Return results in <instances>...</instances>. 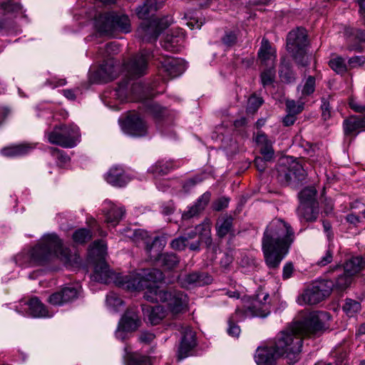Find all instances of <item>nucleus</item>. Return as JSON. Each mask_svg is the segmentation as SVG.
<instances>
[{
	"instance_id": "nucleus-45",
	"label": "nucleus",
	"mask_w": 365,
	"mask_h": 365,
	"mask_svg": "<svg viewBox=\"0 0 365 365\" xmlns=\"http://www.w3.org/2000/svg\"><path fill=\"white\" fill-rule=\"evenodd\" d=\"M304 109V103L299 101L296 103L294 100H287L286 101V111L294 115L301 113Z\"/></svg>"
},
{
	"instance_id": "nucleus-58",
	"label": "nucleus",
	"mask_w": 365,
	"mask_h": 365,
	"mask_svg": "<svg viewBox=\"0 0 365 365\" xmlns=\"http://www.w3.org/2000/svg\"><path fill=\"white\" fill-rule=\"evenodd\" d=\"M333 259V254L330 250H327L324 255L318 261L317 264L324 267L331 263Z\"/></svg>"
},
{
	"instance_id": "nucleus-39",
	"label": "nucleus",
	"mask_w": 365,
	"mask_h": 365,
	"mask_svg": "<svg viewBox=\"0 0 365 365\" xmlns=\"http://www.w3.org/2000/svg\"><path fill=\"white\" fill-rule=\"evenodd\" d=\"M317 191L314 187H308L304 188L299 193L300 204L314 205L315 203V196Z\"/></svg>"
},
{
	"instance_id": "nucleus-55",
	"label": "nucleus",
	"mask_w": 365,
	"mask_h": 365,
	"mask_svg": "<svg viewBox=\"0 0 365 365\" xmlns=\"http://www.w3.org/2000/svg\"><path fill=\"white\" fill-rule=\"evenodd\" d=\"M229 202V198L225 197H220L213 203V210L215 211H220L228 206Z\"/></svg>"
},
{
	"instance_id": "nucleus-36",
	"label": "nucleus",
	"mask_w": 365,
	"mask_h": 365,
	"mask_svg": "<svg viewBox=\"0 0 365 365\" xmlns=\"http://www.w3.org/2000/svg\"><path fill=\"white\" fill-rule=\"evenodd\" d=\"M155 24L150 22V24H142L138 29V34L141 36L143 41H155L158 37L160 31L154 29Z\"/></svg>"
},
{
	"instance_id": "nucleus-31",
	"label": "nucleus",
	"mask_w": 365,
	"mask_h": 365,
	"mask_svg": "<svg viewBox=\"0 0 365 365\" xmlns=\"http://www.w3.org/2000/svg\"><path fill=\"white\" fill-rule=\"evenodd\" d=\"M108 210L106 213V222L112 226H115L122 219L125 209L123 207H117L111 202H106Z\"/></svg>"
},
{
	"instance_id": "nucleus-21",
	"label": "nucleus",
	"mask_w": 365,
	"mask_h": 365,
	"mask_svg": "<svg viewBox=\"0 0 365 365\" xmlns=\"http://www.w3.org/2000/svg\"><path fill=\"white\" fill-rule=\"evenodd\" d=\"M343 128L345 135H357L365 128V115L363 116L351 115L345 119Z\"/></svg>"
},
{
	"instance_id": "nucleus-11",
	"label": "nucleus",
	"mask_w": 365,
	"mask_h": 365,
	"mask_svg": "<svg viewBox=\"0 0 365 365\" xmlns=\"http://www.w3.org/2000/svg\"><path fill=\"white\" fill-rule=\"evenodd\" d=\"M158 60L160 65L159 68L160 73L169 78L180 76L187 68L186 63L180 58L161 56Z\"/></svg>"
},
{
	"instance_id": "nucleus-62",
	"label": "nucleus",
	"mask_w": 365,
	"mask_h": 365,
	"mask_svg": "<svg viewBox=\"0 0 365 365\" xmlns=\"http://www.w3.org/2000/svg\"><path fill=\"white\" fill-rule=\"evenodd\" d=\"M128 237L136 241L138 240H145L147 237V232L143 230H137L133 231L132 235H128Z\"/></svg>"
},
{
	"instance_id": "nucleus-63",
	"label": "nucleus",
	"mask_w": 365,
	"mask_h": 365,
	"mask_svg": "<svg viewBox=\"0 0 365 365\" xmlns=\"http://www.w3.org/2000/svg\"><path fill=\"white\" fill-rule=\"evenodd\" d=\"M349 106L355 112L365 114V106L359 104L356 101L351 99L349 101Z\"/></svg>"
},
{
	"instance_id": "nucleus-35",
	"label": "nucleus",
	"mask_w": 365,
	"mask_h": 365,
	"mask_svg": "<svg viewBox=\"0 0 365 365\" xmlns=\"http://www.w3.org/2000/svg\"><path fill=\"white\" fill-rule=\"evenodd\" d=\"M125 365H151L149 357L133 353L128 346L125 347Z\"/></svg>"
},
{
	"instance_id": "nucleus-2",
	"label": "nucleus",
	"mask_w": 365,
	"mask_h": 365,
	"mask_svg": "<svg viewBox=\"0 0 365 365\" xmlns=\"http://www.w3.org/2000/svg\"><path fill=\"white\" fill-rule=\"evenodd\" d=\"M55 257L67 267H73L81 264L79 255L64 248L61 240L53 233L43 235L36 246L16 255L14 261L19 266L29 267L43 264Z\"/></svg>"
},
{
	"instance_id": "nucleus-53",
	"label": "nucleus",
	"mask_w": 365,
	"mask_h": 365,
	"mask_svg": "<svg viewBox=\"0 0 365 365\" xmlns=\"http://www.w3.org/2000/svg\"><path fill=\"white\" fill-rule=\"evenodd\" d=\"M149 110L153 117L157 119L163 118L166 113L165 108L155 103L151 104L149 107Z\"/></svg>"
},
{
	"instance_id": "nucleus-41",
	"label": "nucleus",
	"mask_w": 365,
	"mask_h": 365,
	"mask_svg": "<svg viewBox=\"0 0 365 365\" xmlns=\"http://www.w3.org/2000/svg\"><path fill=\"white\" fill-rule=\"evenodd\" d=\"M343 310L349 317H353L361 310V304L356 300L346 299L343 306Z\"/></svg>"
},
{
	"instance_id": "nucleus-44",
	"label": "nucleus",
	"mask_w": 365,
	"mask_h": 365,
	"mask_svg": "<svg viewBox=\"0 0 365 365\" xmlns=\"http://www.w3.org/2000/svg\"><path fill=\"white\" fill-rule=\"evenodd\" d=\"M353 276L349 273L345 272L339 275L336 279L335 285L341 289L347 288L352 282Z\"/></svg>"
},
{
	"instance_id": "nucleus-43",
	"label": "nucleus",
	"mask_w": 365,
	"mask_h": 365,
	"mask_svg": "<svg viewBox=\"0 0 365 365\" xmlns=\"http://www.w3.org/2000/svg\"><path fill=\"white\" fill-rule=\"evenodd\" d=\"M91 236V232L89 230L82 228L73 233V240L76 243L82 244L89 240Z\"/></svg>"
},
{
	"instance_id": "nucleus-10",
	"label": "nucleus",
	"mask_w": 365,
	"mask_h": 365,
	"mask_svg": "<svg viewBox=\"0 0 365 365\" xmlns=\"http://www.w3.org/2000/svg\"><path fill=\"white\" fill-rule=\"evenodd\" d=\"M306 172L302 165L293 161L289 165H280L278 168V180L283 185H297L303 180Z\"/></svg>"
},
{
	"instance_id": "nucleus-49",
	"label": "nucleus",
	"mask_w": 365,
	"mask_h": 365,
	"mask_svg": "<svg viewBox=\"0 0 365 365\" xmlns=\"http://www.w3.org/2000/svg\"><path fill=\"white\" fill-rule=\"evenodd\" d=\"M279 76L282 81L284 83H292L295 80V75L287 66H282L279 71Z\"/></svg>"
},
{
	"instance_id": "nucleus-48",
	"label": "nucleus",
	"mask_w": 365,
	"mask_h": 365,
	"mask_svg": "<svg viewBox=\"0 0 365 365\" xmlns=\"http://www.w3.org/2000/svg\"><path fill=\"white\" fill-rule=\"evenodd\" d=\"M263 103L262 98L256 95L251 96L247 102V110L249 113H255Z\"/></svg>"
},
{
	"instance_id": "nucleus-20",
	"label": "nucleus",
	"mask_w": 365,
	"mask_h": 365,
	"mask_svg": "<svg viewBox=\"0 0 365 365\" xmlns=\"http://www.w3.org/2000/svg\"><path fill=\"white\" fill-rule=\"evenodd\" d=\"M105 180L109 184L115 187L125 186L130 178L125 174L124 170L120 166H113L105 175Z\"/></svg>"
},
{
	"instance_id": "nucleus-8",
	"label": "nucleus",
	"mask_w": 365,
	"mask_h": 365,
	"mask_svg": "<svg viewBox=\"0 0 365 365\" xmlns=\"http://www.w3.org/2000/svg\"><path fill=\"white\" fill-rule=\"evenodd\" d=\"M96 26L98 31L104 34H111L115 31L123 33L130 31V22L128 16L115 12L101 15Z\"/></svg>"
},
{
	"instance_id": "nucleus-14",
	"label": "nucleus",
	"mask_w": 365,
	"mask_h": 365,
	"mask_svg": "<svg viewBox=\"0 0 365 365\" xmlns=\"http://www.w3.org/2000/svg\"><path fill=\"white\" fill-rule=\"evenodd\" d=\"M150 56L148 51L142 50L139 54L134 56L125 63V70L132 77H140L145 74Z\"/></svg>"
},
{
	"instance_id": "nucleus-6",
	"label": "nucleus",
	"mask_w": 365,
	"mask_h": 365,
	"mask_svg": "<svg viewBox=\"0 0 365 365\" xmlns=\"http://www.w3.org/2000/svg\"><path fill=\"white\" fill-rule=\"evenodd\" d=\"M308 45L307 31L303 28L291 31L287 38V49L297 64L305 66L308 64L309 57L306 48Z\"/></svg>"
},
{
	"instance_id": "nucleus-33",
	"label": "nucleus",
	"mask_w": 365,
	"mask_h": 365,
	"mask_svg": "<svg viewBox=\"0 0 365 365\" xmlns=\"http://www.w3.org/2000/svg\"><path fill=\"white\" fill-rule=\"evenodd\" d=\"M107 247L103 240L95 241L90 247L88 250L89 257L98 263L105 262Z\"/></svg>"
},
{
	"instance_id": "nucleus-51",
	"label": "nucleus",
	"mask_w": 365,
	"mask_h": 365,
	"mask_svg": "<svg viewBox=\"0 0 365 365\" xmlns=\"http://www.w3.org/2000/svg\"><path fill=\"white\" fill-rule=\"evenodd\" d=\"M275 73L272 69L264 71L261 74V81L264 86L271 84L274 78Z\"/></svg>"
},
{
	"instance_id": "nucleus-59",
	"label": "nucleus",
	"mask_w": 365,
	"mask_h": 365,
	"mask_svg": "<svg viewBox=\"0 0 365 365\" xmlns=\"http://www.w3.org/2000/svg\"><path fill=\"white\" fill-rule=\"evenodd\" d=\"M293 272V264L292 262H287L283 267L282 278L284 279H289L292 276Z\"/></svg>"
},
{
	"instance_id": "nucleus-32",
	"label": "nucleus",
	"mask_w": 365,
	"mask_h": 365,
	"mask_svg": "<svg viewBox=\"0 0 365 365\" xmlns=\"http://www.w3.org/2000/svg\"><path fill=\"white\" fill-rule=\"evenodd\" d=\"M364 268L365 259L361 256L351 257L344 264V271L353 277Z\"/></svg>"
},
{
	"instance_id": "nucleus-12",
	"label": "nucleus",
	"mask_w": 365,
	"mask_h": 365,
	"mask_svg": "<svg viewBox=\"0 0 365 365\" xmlns=\"http://www.w3.org/2000/svg\"><path fill=\"white\" fill-rule=\"evenodd\" d=\"M118 65L113 58L106 60L98 69L91 73L90 79L93 83H106L118 76Z\"/></svg>"
},
{
	"instance_id": "nucleus-22",
	"label": "nucleus",
	"mask_w": 365,
	"mask_h": 365,
	"mask_svg": "<svg viewBox=\"0 0 365 365\" xmlns=\"http://www.w3.org/2000/svg\"><path fill=\"white\" fill-rule=\"evenodd\" d=\"M25 304L28 306V315L34 318L51 317L53 314H50L45 305L37 297L31 298Z\"/></svg>"
},
{
	"instance_id": "nucleus-57",
	"label": "nucleus",
	"mask_w": 365,
	"mask_h": 365,
	"mask_svg": "<svg viewBox=\"0 0 365 365\" xmlns=\"http://www.w3.org/2000/svg\"><path fill=\"white\" fill-rule=\"evenodd\" d=\"M240 328L238 325L235 324L231 319L228 321L227 333L230 336L233 337L239 336L240 334Z\"/></svg>"
},
{
	"instance_id": "nucleus-15",
	"label": "nucleus",
	"mask_w": 365,
	"mask_h": 365,
	"mask_svg": "<svg viewBox=\"0 0 365 365\" xmlns=\"http://www.w3.org/2000/svg\"><path fill=\"white\" fill-rule=\"evenodd\" d=\"M281 356L273 341H270L257 349L255 360L257 365H273Z\"/></svg>"
},
{
	"instance_id": "nucleus-7",
	"label": "nucleus",
	"mask_w": 365,
	"mask_h": 365,
	"mask_svg": "<svg viewBox=\"0 0 365 365\" xmlns=\"http://www.w3.org/2000/svg\"><path fill=\"white\" fill-rule=\"evenodd\" d=\"M48 140L51 144L63 148L75 147L80 138L79 128L75 125H61L47 133Z\"/></svg>"
},
{
	"instance_id": "nucleus-27",
	"label": "nucleus",
	"mask_w": 365,
	"mask_h": 365,
	"mask_svg": "<svg viewBox=\"0 0 365 365\" xmlns=\"http://www.w3.org/2000/svg\"><path fill=\"white\" fill-rule=\"evenodd\" d=\"M148 321L153 325L158 324L167 315V311L161 305L143 308Z\"/></svg>"
},
{
	"instance_id": "nucleus-52",
	"label": "nucleus",
	"mask_w": 365,
	"mask_h": 365,
	"mask_svg": "<svg viewBox=\"0 0 365 365\" xmlns=\"http://www.w3.org/2000/svg\"><path fill=\"white\" fill-rule=\"evenodd\" d=\"M1 9L6 12H14L21 10V6L19 3L9 0L1 4Z\"/></svg>"
},
{
	"instance_id": "nucleus-56",
	"label": "nucleus",
	"mask_w": 365,
	"mask_h": 365,
	"mask_svg": "<svg viewBox=\"0 0 365 365\" xmlns=\"http://www.w3.org/2000/svg\"><path fill=\"white\" fill-rule=\"evenodd\" d=\"M195 229H196V231L200 232L201 235H204L205 237H207L208 243L211 242V238L210 237V227L209 224L206 223V224L199 225L196 227Z\"/></svg>"
},
{
	"instance_id": "nucleus-40",
	"label": "nucleus",
	"mask_w": 365,
	"mask_h": 365,
	"mask_svg": "<svg viewBox=\"0 0 365 365\" xmlns=\"http://www.w3.org/2000/svg\"><path fill=\"white\" fill-rule=\"evenodd\" d=\"M159 264L165 269L174 268L179 262L178 257L175 254H163L158 261Z\"/></svg>"
},
{
	"instance_id": "nucleus-18",
	"label": "nucleus",
	"mask_w": 365,
	"mask_h": 365,
	"mask_svg": "<svg viewBox=\"0 0 365 365\" xmlns=\"http://www.w3.org/2000/svg\"><path fill=\"white\" fill-rule=\"evenodd\" d=\"M212 281V277L207 273L192 272L178 277V283L183 288H189L191 286L201 287L211 283Z\"/></svg>"
},
{
	"instance_id": "nucleus-3",
	"label": "nucleus",
	"mask_w": 365,
	"mask_h": 365,
	"mask_svg": "<svg viewBox=\"0 0 365 365\" xmlns=\"http://www.w3.org/2000/svg\"><path fill=\"white\" fill-rule=\"evenodd\" d=\"M295 239L292 226L281 219H274L267 225L262 240L264 262L269 269H277L289 253Z\"/></svg>"
},
{
	"instance_id": "nucleus-54",
	"label": "nucleus",
	"mask_w": 365,
	"mask_h": 365,
	"mask_svg": "<svg viewBox=\"0 0 365 365\" xmlns=\"http://www.w3.org/2000/svg\"><path fill=\"white\" fill-rule=\"evenodd\" d=\"M170 245L174 250H182L188 245L187 238L186 237H178L171 242Z\"/></svg>"
},
{
	"instance_id": "nucleus-46",
	"label": "nucleus",
	"mask_w": 365,
	"mask_h": 365,
	"mask_svg": "<svg viewBox=\"0 0 365 365\" xmlns=\"http://www.w3.org/2000/svg\"><path fill=\"white\" fill-rule=\"evenodd\" d=\"M314 90H315V78L313 76H309L307 78L304 84L302 87L301 98L311 95L314 91Z\"/></svg>"
},
{
	"instance_id": "nucleus-23",
	"label": "nucleus",
	"mask_w": 365,
	"mask_h": 365,
	"mask_svg": "<svg viewBox=\"0 0 365 365\" xmlns=\"http://www.w3.org/2000/svg\"><path fill=\"white\" fill-rule=\"evenodd\" d=\"M34 148V144L24 143L4 148L1 150V153L6 157H19L29 153Z\"/></svg>"
},
{
	"instance_id": "nucleus-13",
	"label": "nucleus",
	"mask_w": 365,
	"mask_h": 365,
	"mask_svg": "<svg viewBox=\"0 0 365 365\" xmlns=\"http://www.w3.org/2000/svg\"><path fill=\"white\" fill-rule=\"evenodd\" d=\"M269 295L268 293L260 291L252 305L245 310L246 317H266L270 313V305L267 302Z\"/></svg>"
},
{
	"instance_id": "nucleus-37",
	"label": "nucleus",
	"mask_w": 365,
	"mask_h": 365,
	"mask_svg": "<svg viewBox=\"0 0 365 365\" xmlns=\"http://www.w3.org/2000/svg\"><path fill=\"white\" fill-rule=\"evenodd\" d=\"M232 222L231 216L223 215L218 218L215 225L218 237H224L232 232Z\"/></svg>"
},
{
	"instance_id": "nucleus-28",
	"label": "nucleus",
	"mask_w": 365,
	"mask_h": 365,
	"mask_svg": "<svg viewBox=\"0 0 365 365\" xmlns=\"http://www.w3.org/2000/svg\"><path fill=\"white\" fill-rule=\"evenodd\" d=\"M140 319L136 312L133 310H128L120 319L118 324L124 329V330L133 331L140 326Z\"/></svg>"
},
{
	"instance_id": "nucleus-4",
	"label": "nucleus",
	"mask_w": 365,
	"mask_h": 365,
	"mask_svg": "<svg viewBox=\"0 0 365 365\" xmlns=\"http://www.w3.org/2000/svg\"><path fill=\"white\" fill-rule=\"evenodd\" d=\"M164 279L163 273L158 269H144L142 288L144 298L150 302L164 303L173 315L185 312L188 306L187 295L177 289H161L157 284Z\"/></svg>"
},
{
	"instance_id": "nucleus-47",
	"label": "nucleus",
	"mask_w": 365,
	"mask_h": 365,
	"mask_svg": "<svg viewBox=\"0 0 365 365\" xmlns=\"http://www.w3.org/2000/svg\"><path fill=\"white\" fill-rule=\"evenodd\" d=\"M106 304L113 312H118L123 302L116 294L112 293L107 296Z\"/></svg>"
},
{
	"instance_id": "nucleus-1",
	"label": "nucleus",
	"mask_w": 365,
	"mask_h": 365,
	"mask_svg": "<svg viewBox=\"0 0 365 365\" xmlns=\"http://www.w3.org/2000/svg\"><path fill=\"white\" fill-rule=\"evenodd\" d=\"M331 315L327 312L314 311L309 313L301 322L280 331L273 341L282 356L296 361L302 351L303 337H317L329 329Z\"/></svg>"
},
{
	"instance_id": "nucleus-34",
	"label": "nucleus",
	"mask_w": 365,
	"mask_h": 365,
	"mask_svg": "<svg viewBox=\"0 0 365 365\" xmlns=\"http://www.w3.org/2000/svg\"><path fill=\"white\" fill-rule=\"evenodd\" d=\"M258 57L264 64H269L276 58V51L272 48L269 41L267 38H262L261 46L258 51Z\"/></svg>"
},
{
	"instance_id": "nucleus-61",
	"label": "nucleus",
	"mask_w": 365,
	"mask_h": 365,
	"mask_svg": "<svg viewBox=\"0 0 365 365\" xmlns=\"http://www.w3.org/2000/svg\"><path fill=\"white\" fill-rule=\"evenodd\" d=\"M267 162H269L268 160H265V158L263 156L257 157L255 159V165L257 170L260 172H262L265 170Z\"/></svg>"
},
{
	"instance_id": "nucleus-17",
	"label": "nucleus",
	"mask_w": 365,
	"mask_h": 365,
	"mask_svg": "<svg viewBox=\"0 0 365 365\" xmlns=\"http://www.w3.org/2000/svg\"><path fill=\"white\" fill-rule=\"evenodd\" d=\"M182 337L178 351L179 361L189 356V353L196 346V337L195 331L188 327H182Z\"/></svg>"
},
{
	"instance_id": "nucleus-29",
	"label": "nucleus",
	"mask_w": 365,
	"mask_h": 365,
	"mask_svg": "<svg viewBox=\"0 0 365 365\" xmlns=\"http://www.w3.org/2000/svg\"><path fill=\"white\" fill-rule=\"evenodd\" d=\"M210 196L211 195L208 192H206L198 198L195 204L190 207L187 211L182 214V218L189 219L199 214L202 210L205 209V206L209 202Z\"/></svg>"
},
{
	"instance_id": "nucleus-19",
	"label": "nucleus",
	"mask_w": 365,
	"mask_h": 365,
	"mask_svg": "<svg viewBox=\"0 0 365 365\" xmlns=\"http://www.w3.org/2000/svg\"><path fill=\"white\" fill-rule=\"evenodd\" d=\"M78 296V290L72 287L63 288L60 292L52 294L48 298V302L53 305L61 306L68 302Z\"/></svg>"
},
{
	"instance_id": "nucleus-26",
	"label": "nucleus",
	"mask_w": 365,
	"mask_h": 365,
	"mask_svg": "<svg viewBox=\"0 0 365 365\" xmlns=\"http://www.w3.org/2000/svg\"><path fill=\"white\" fill-rule=\"evenodd\" d=\"M256 143L260 146V153L268 161H272L274 159V151L272 148V142L267 138V136L262 133H259L256 136Z\"/></svg>"
},
{
	"instance_id": "nucleus-64",
	"label": "nucleus",
	"mask_w": 365,
	"mask_h": 365,
	"mask_svg": "<svg viewBox=\"0 0 365 365\" xmlns=\"http://www.w3.org/2000/svg\"><path fill=\"white\" fill-rule=\"evenodd\" d=\"M297 118L296 115L287 113V114L283 118L282 122L284 125L285 126H289L294 123L296 121Z\"/></svg>"
},
{
	"instance_id": "nucleus-42",
	"label": "nucleus",
	"mask_w": 365,
	"mask_h": 365,
	"mask_svg": "<svg viewBox=\"0 0 365 365\" xmlns=\"http://www.w3.org/2000/svg\"><path fill=\"white\" fill-rule=\"evenodd\" d=\"M329 66L336 73L343 74L347 71V66L343 58L336 56L329 61Z\"/></svg>"
},
{
	"instance_id": "nucleus-60",
	"label": "nucleus",
	"mask_w": 365,
	"mask_h": 365,
	"mask_svg": "<svg viewBox=\"0 0 365 365\" xmlns=\"http://www.w3.org/2000/svg\"><path fill=\"white\" fill-rule=\"evenodd\" d=\"M174 43H175V38H173L171 36H167L166 39L165 40L163 44V47L167 51H175L176 48L174 45Z\"/></svg>"
},
{
	"instance_id": "nucleus-38",
	"label": "nucleus",
	"mask_w": 365,
	"mask_h": 365,
	"mask_svg": "<svg viewBox=\"0 0 365 365\" xmlns=\"http://www.w3.org/2000/svg\"><path fill=\"white\" fill-rule=\"evenodd\" d=\"M297 215L300 220L312 222L317 218L318 212L315 210L314 205L300 204L297 208Z\"/></svg>"
},
{
	"instance_id": "nucleus-16",
	"label": "nucleus",
	"mask_w": 365,
	"mask_h": 365,
	"mask_svg": "<svg viewBox=\"0 0 365 365\" xmlns=\"http://www.w3.org/2000/svg\"><path fill=\"white\" fill-rule=\"evenodd\" d=\"M120 123L123 132L128 135L140 137L144 136L147 133V125L143 120L136 114L128 116L123 121L120 120Z\"/></svg>"
},
{
	"instance_id": "nucleus-9",
	"label": "nucleus",
	"mask_w": 365,
	"mask_h": 365,
	"mask_svg": "<svg viewBox=\"0 0 365 365\" xmlns=\"http://www.w3.org/2000/svg\"><path fill=\"white\" fill-rule=\"evenodd\" d=\"M331 292V282L324 280L316 281L298 297L297 302L300 305L316 304L329 296Z\"/></svg>"
},
{
	"instance_id": "nucleus-25",
	"label": "nucleus",
	"mask_w": 365,
	"mask_h": 365,
	"mask_svg": "<svg viewBox=\"0 0 365 365\" xmlns=\"http://www.w3.org/2000/svg\"><path fill=\"white\" fill-rule=\"evenodd\" d=\"M163 1L143 0V4L136 9V14L140 19H147L150 14L156 11L162 7Z\"/></svg>"
},
{
	"instance_id": "nucleus-24",
	"label": "nucleus",
	"mask_w": 365,
	"mask_h": 365,
	"mask_svg": "<svg viewBox=\"0 0 365 365\" xmlns=\"http://www.w3.org/2000/svg\"><path fill=\"white\" fill-rule=\"evenodd\" d=\"M146 243V252L149 255L150 259L158 262L160 256L163 255L161 254V252L166 245L165 239L162 237H155L151 244Z\"/></svg>"
},
{
	"instance_id": "nucleus-50",
	"label": "nucleus",
	"mask_w": 365,
	"mask_h": 365,
	"mask_svg": "<svg viewBox=\"0 0 365 365\" xmlns=\"http://www.w3.org/2000/svg\"><path fill=\"white\" fill-rule=\"evenodd\" d=\"M237 34L235 31H226L224 36L222 38V42L227 47L234 46L237 42Z\"/></svg>"
},
{
	"instance_id": "nucleus-30",
	"label": "nucleus",
	"mask_w": 365,
	"mask_h": 365,
	"mask_svg": "<svg viewBox=\"0 0 365 365\" xmlns=\"http://www.w3.org/2000/svg\"><path fill=\"white\" fill-rule=\"evenodd\" d=\"M175 165L173 161L161 160L150 166L148 169V172L152 173L154 178H157L167 175L175 169Z\"/></svg>"
},
{
	"instance_id": "nucleus-5",
	"label": "nucleus",
	"mask_w": 365,
	"mask_h": 365,
	"mask_svg": "<svg viewBox=\"0 0 365 365\" xmlns=\"http://www.w3.org/2000/svg\"><path fill=\"white\" fill-rule=\"evenodd\" d=\"M144 269L140 273L133 275H123L112 272L106 262L98 263L95 266L91 276L93 280L104 284L113 282L116 286L128 290H140Z\"/></svg>"
}]
</instances>
